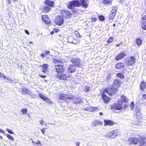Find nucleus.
Listing matches in <instances>:
<instances>
[{
  "label": "nucleus",
  "instance_id": "obj_1",
  "mask_svg": "<svg viewBox=\"0 0 146 146\" xmlns=\"http://www.w3.org/2000/svg\"><path fill=\"white\" fill-rule=\"evenodd\" d=\"M126 104H123L121 101L119 100L118 103H115L114 104L111 105V108L112 110H120L123 108L124 109L127 106Z\"/></svg>",
  "mask_w": 146,
  "mask_h": 146
},
{
  "label": "nucleus",
  "instance_id": "obj_2",
  "mask_svg": "<svg viewBox=\"0 0 146 146\" xmlns=\"http://www.w3.org/2000/svg\"><path fill=\"white\" fill-rule=\"evenodd\" d=\"M67 6L68 8L72 9L75 7H79L80 6V0H73L69 2L67 4Z\"/></svg>",
  "mask_w": 146,
  "mask_h": 146
},
{
  "label": "nucleus",
  "instance_id": "obj_3",
  "mask_svg": "<svg viewBox=\"0 0 146 146\" xmlns=\"http://www.w3.org/2000/svg\"><path fill=\"white\" fill-rule=\"evenodd\" d=\"M105 92L110 96H112L113 94H115L117 91V89L113 86H111L108 87L104 91Z\"/></svg>",
  "mask_w": 146,
  "mask_h": 146
},
{
  "label": "nucleus",
  "instance_id": "obj_4",
  "mask_svg": "<svg viewBox=\"0 0 146 146\" xmlns=\"http://www.w3.org/2000/svg\"><path fill=\"white\" fill-rule=\"evenodd\" d=\"M118 135V131L114 130L110 132L106 135V137L110 138H114L115 137L117 136Z\"/></svg>",
  "mask_w": 146,
  "mask_h": 146
},
{
  "label": "nucleus",
  "instance_id": "obj_5",
  "mask_svg": "<svg viewBox=\"0 0 146 146\" xmlns=\"http://www.w3.org/2000/svg\"><path fill=\"white\" fill-rule=\"evenodd\" d=\"M55 67L56 71L58 73H62L64 71V67L62 65H56Z\"/></svg>",
  "mask_w": 146,
  "mask_h": 146
},
{
  "label": "nucleus",
  "instance_id": "obj_6",
  "mask_svg": "<svg viewBox=\"0 0 146 146\" xmlns=\"http://www.w3.org/2000/svg\"><path fill=\"white\" fill-rule=\"evenodd\" d=\"M135 62V59L134 57H130L128 60H127L125 62V64L127 66H132Z\"/></svg>",
  "mask_w": 146,
  "mask_h": 146
},
{
  "label": "nucleus",
  "instance_id": "obj_7",
  "mask_svg": "<svg viewBox=\"0 0 146 146\" xmlns=\"http://www.w3.org/2000/svg\"><path fill=\"white\" fill-rule=\"evenodd\" d=\"M55 22L57 25L59 26L61 25L64 23L63 17L61 16H58L55 19Z\"/></svg>",
  "mask_w": 146,
  "mask_h": 146
},
{
  "label": "nucleus",
  "instance_id": "obj_8",
  "mask_svg": "<svg viewBox=\"0 0 146 146\" xmlns=\"http://www.w3.org/2000/svg\"><path fill=\"white\" fill-rule=\"evenodd\" d=\"M71 62L75 65L79 66H81V64L80 63V60L79 59L77 58H73L71 59Z\"/></svg>",
  "mask_w": 146,
  "mask_h": 146
},
{
  "label": "nucleus",
  "instance_id": "obj_9",
  "mask_svg": "<svg viewBox=\"0 0 146 146\" xmlns=\"http://www.w3.org/2000/svg\"><path fill=\"white\" fill-rule=\"evenodd\" d=\"M61 14L64 17L67 19L69 18L71 15L70 13L68 11H65L64 10L61 11Z\"/></svg>",
  "mask_w": 146,
  "mask_h": 146
},
{
  "label": "nucleus",
  "instance_id": "obj_10",
  "mask_svg": "<svg viewBox=\"0 0 146 146\" xmlns=\"http://www.w3.org/2000/svg\"><path fill=\"white\" fill-rule=\"evenodd\" d=\"M72 99L71 100H73L74 103H79L82 102V100L79 97H76L74 96H71Z\"/></svg>",
  "mask_w": 146,
  "mask_h": 146
},
{
  "label": "nucleus",
  "instance_id": "obj_11",
  "mask_svg": "<svg viewBox=\"0 0 146 146\" xmlns=\"http://www.w3.org/2000/svg\"><path fill=\"white\" fill-rule=\"evenodd\" d=\"M59 97L61 99L64 100H66L67 99H72L71 98V96L70 95H67L66 94H61L59 95Z\"/></svg>",
  "mask_w": 146,
  "mask_h": 146
},
{
  "label": "nucleus",
  "instance_id": "obj_12",
  "mask_svg": "<svg viewBox=\"0 0 146 146\" xmlns=\"http://www.w3.org/2000/svg\"><path fill=\"white\" fill-rule=\"evenodd\" d=\"M56 77L60 80H66L67 78V76L64 74H57L56 75Z\"/></svg>",
  "mask_w": 146,
  "mask_h": 146
},
{
  "label": "nucleus",
  "instance_id": "obj_13",
  "mask_svg": "<svg viewBox=\"0 0 146 146\" xmlns=\"http://www.w3.org/2000/svg\"><path fill=\"white\" fill-rule=\"evenodd\" d=\"M116 11L117 10L116 9H113L111 11V13L109 16V18L110 19H112L114 18Z\"/></svg>",
  "mask_w": 146,
  "mask_h": 146
},
{
  "label": "nucleus",
  "instance_id": "obj_14",
  "mask_svg": "<svg viewBox=\"0 0 146 146\" xmlns=\"http://www.w3.org/2000/svg\"><path fill=\"white\" fill-rule=\"evenodd\" d=\"M76 67L73 65H70L68 68V71L70 73H73L75 72Z\"/></svg>",
  "mask_w": 146,
  "mask_h": 146
},
{
  "label": "nucleus",
  "instance_id": "obj_15",
  "mask_svg": "<svg viewBox=\"0 0 146 146\" xmlns=\"http://www.w3.org/2000/svg\"><path fill=\"white\" fill-rule=\"evenodd\" d=\"M138 140L136 138H131L129 139V144H137Z\"/></svg>",
  "mask_w": 146,
  "mask_h": 146
},
{
  "label": "nucleus",
  "instance_id": "obj_16",
  "mask_svg": "<svg viewBox=\"0 0 146 146\" xmlns=\"http://www.w3.org/2000/svg\"><path fill=\"white\" fill-rule=\"evenodd\" d=\"M80 6L82 5L83 7L86 9L88 5V4L86 3L85 0H80Z\"/></svg>",
  "mask_w": 146,
  "mask_h": 146
},
{
  "label": "nucleus",
  "instance_id": "obj_17",
  "mask_svg": "<svg viewBox=\"0 0 146 146\" xmlns=\"http://www.w3.org/2000/svg\"><path fill=\"white\" fill-rule=\"evenodd\" d=\"M92 124L94 127H96L97 126L102 125V122L99 120H95L93 121Z\"/></svg>",
  "mask_w": 146,
  "mask_h": 146
},
{
  "label": "nucleus",
  "instance_id": "obj_18",
  "mask_svg": "<svg viewBox=\"0 0 146 146\" xmlns=\"http://www.w3.org/2000/svg\"><path fill=\"white\" fill-rule=\"evenodd\" d=\"M106 92L104 91V93L102 95V97L104 102L105 103H107L110 101V98L106 96Z\"/></svg>",
  "mask_w": 146,
  "mask_h": 146
},
{
  "label": "nucleus",
  "instance_id": "obj_19",
  "mask_svg": "<svg viewBox=\"0 0 146 146\" xmlns=\"http://www.w3.org/2000/svg\"><path fill=\"white\" fill-rule=\"evenodd\" d=\"M98 109V108L97 107H94L92 106H90L88 107H87L86 108L84 109L85 110L88 111H93L96 110L97 109Z\"/></svg>",
  "mask_w": 146,
  "mask_h": 146
},
{
  "label": "nucleus",
  "instance_id": "obj_20",
  "mask_svg": "<svg viewBox=\"0 0 146 146\" xmlns=\"http://www.w3.org/2000/svg\"><path fill=\"white\" fill-rule=\"evenodd\" d=\"M126 56L125 54L123 52H121L116 57V59L117 60H119L123 58Z\"/></svg>",
  "mask_w": 146,
  "mask_h": 146
},
{
  "label": "nucleus",
  "instance_id": "obj_21",
  "mask_svg": "<svg viewBox=\"0 0 146 146\" xmlns=\"http://www.w3.org/2000/svg\"><path fill=\"white\" fill-rule=\"evenodd\" d=\"M40 66L43 68L42 72L44 73H46L47 71V68L48 66L47 64H44L43 65H40Z\"/></svg>",
  "mask_w": 146,
  "mask_h": 146
},
{
  "label": "nucleus",
  "instance_id": "obj_22",
  "mask_svg": "<svg viewBox=\"0 0 146 146\" xmlns=\"http://www.w3.org/2000/svg\"><path fill=\"white\" fill-rule=\"evenodd\" d=\"M45 3L46 4V5L49 7H52L54 4V2L53 1L49 0H46L45 1Z\"/></svg>",
  "mask_w": 146,
  "mask_h": 146
},
{
  "label": "nucleus",
  "instance_id": "obj_23",
  "mask_svg": "<svg viewBox=\"0 0 146 146\" xmlns=\"http://www.w3.org/2000/svg\"><path fill=\"white\" fill-rule=\"evenodd\" d=\"M104 125H113L114 123L111 121L110 120H104Z\"/></svg>",
  "mask_w": 146,
  "mask_h": 146
},
{
  "label": "nucleus",
  "instance_id": "obj_24",
  "mask_svg": "<svg viewBox=\"0 0 146 146\" xmlns=\"http://www.w3.org/2000/svg\"><path fill=\"white\" fill-rule=\"evenodd\" d=\"M102 3L106 5H111L112 3V0H103Z\"/></svg>",
  "mask_w": 146,
  "mask_h": 146
},
{
  "label": "nucleus",
  "instance_id": "obj_25",
  "mask_svg": "<svg viewBox=\"0 0 146 146\" xmlns=\"http://www.w3.org/2000/svg\"><path fill=\"white\" fill-rule=\"evenodd\" d=\"M146 83L145 82H142L140 85V88L142 91H143L145 88Z\"/></svg>",
  "mask_w": 146,
  "mask_h": 146
},
{
  "label": "nucleus",
  "instance_id": "obj_26",
  "mask_svg": "<svg viewBox=\"0 0 146 146\" xmlns=\"http://www.w3.org/2000/svg\"><path fill=\"white\" fill-rule=\"evenodd\" d=\"M113 84L116 86L118 87L120 85V83L119 80L116 79L113 81Z\"/></svg>",
  "mask_w": 146,
  "mask_h": 146
},
{
  "label": "nucleus",
  "instance_id": "obj_27",
  "mask_svg": "<svg viewBox=\"0 0 146 146\" xmlns=\"http://www.w3.org/2000/svg\"><path fill=\"white\" fill-rule=\"evenodd\" d=\"M22 93L23 94H29L30 93L29 91L25 88H23L22 90Z\"/></svg>",
  "mask_w": 146,
  "mask_h": 146
},
{
  "label": "nucleus",
  "instance_id": "obj_28",
  "mask_svg": "<svg viewBox=\"0 0 146 146\" xmlns=\"http://www.w3.org/2000/svg\"><path fill=\"white\" fill-rule=\"evenodd\" d=\"M116 75L117 76L121 79H124L125 78L124 74L122 73H118Z\"/></svg>",
  "mask_w": 146,
  "mask_h": 146
},
{
  "label": "nucleus",
  "instance_id": "obj_29",
  "mask_svg": "<svg viewBox=\"0 0 146 146\" xmlns=\"http://www.w3.org/2000/svg\"><path fill=\"white\" fill-rule=\"evenodd\" d=\"M140 146H146V142H145L143 139H141L140 142Z\"/></svg>",
  "mask_w": 146,
  "mask_h": 146
},
{
  "label": "nucleus",
  "instance_id": "obj_30",
  "mask_svg": "<svg viewBox=\"0 0 146 146\" xmlns=\"http://www.w3.org/2000/svg\"><path fill=\"white\" fill-rule=\"evenodd\" d=\"M123 64L122 63H118L116 65L115 67L117 69H120L121 67H123Z\"/></svg>",
  "mask_w": 146,
  "mask_h": 146
},
{
  "label": "nucleus",
  "instance_id": "obj_31",
  "mask_svg": "<svg viewBox=\"0 0 146 146\" xmlns=\"http://www.w3.org/2000/svg\"><path fill=\"white\" fill-rule=\"evenodd\" d=\"M121 100H122L121 101H122V102H127L128 101V100L126 98V97L124 96H121Z\"/></svg>",
  "mask_w": 146,
  "mask_h": 146
},
{
  "label": "nucleus",
  "instance_id": "obj_32",
  "mask_svg": "<svg viewBox=\"0 0 146 146\" xmlns=\"http://www.w3.org/2000/svg\"><path fill=\"white\" fill-rule=\"evenodd\" d=\"M136 42L137 45L139 46L141 45L142 42L141 40L139 38L136 39Z\"/></svg>",
  "mask_w": 146,
  "mask_h": 146
},
{
  "label": "nucleus",
  "instance_id": "obj_33",
  "mask_svg": "<svg viewBox=\"0 0 146 146\" xmlns=\"http://www.w3.org/2000/svg\"><path fill=\"white\" fill-rule=\"evenodd\" d=\"M44 11L45 12H48L50 9L49 7L47 5H46L44 7Z\"/></svg>",
  "mask_w": 146,
  "mask_h": 146
},
{
  "label": "nucleus",
  "instance_id": "obj_34",
  "mask_svg": "<svg viewBox=\"0 0 146 146\" xmlns=\"http://www.w3.org/2000/svg\"><path fill=\"white\" fill-rule=\"evenodd\" d=\"M141 27L143 29L146 30V22H142Z\"/></svg>",
  "mask_w": 146,
  "mask_h": 146
},
{
  "label": "nucleus",
  "instance_id": "obj_35",
  "mask_svg": "<svg viewBox=\"0 0 146 146\" xmlns=\"http://www.w3.org/2000/svg\"><path fill=\"white\" fill-rule=\"evenodd\" d=\"M39 122L41 126L43 125H45L46 126V123L42 119H41L39 121Z\"/></svg>",
  "mask_w": 146,
  "mask_h": 146
},
{
  "label": "nucleus",
  "instance_id": "obj_36",
  "mask_svg": "<svg viewBox=\"0 0 146 146\" xmlns=\"http://www.w3.org/2000/svg\"><path fill=\"white\" fill-rule=\"evenodd\" d=\"M90 90L91 88L90 86H85L84 91L86 92H87Z\"/></svg>",
  "mask_w": 146,
  "mask_h": 146
},
{
  "label": "nucleus",
  "instance_id": "obj_37",
  "mask_svg": "<svg viewBox=\"0 0 146 146\" xmlns=\"http://www.w3.org/2000/svg\"><path fill=\"white\" fill-rule=\"evenodd\" d=\"M7 136L10 140L12 141H13L14 140V138L11 135L9 134H7Z\"/></svg>",
  "mask_w": 146,
  "mask_h": 146
},
{
  "label": "nucleus",
  "instance_id": "obj_38",
  "mask_svg": "<svg viewBox=\"0 0 146 146\" xmlns=\"http://www.w3.org/2000/svg\"><path fill=\"white\" fill-rule=\"evenodd\" d=\"M38 95L40 98L43 100H45V99H46L45 98H46V97L44 96L42 94L40 93Z\"/></svg>",
  "mask_w": 146,
  "mask_h": 146
},
{
  "label": "nucleus",
  "instance_id": "obj_39",
  "mask_svg": "<svg viewBox=\"0 0 146 146\" xmlns=\"http://www.w3.org/2000/svg\"><path fill=\"white\" fill-rule=\"evenodd\" d=\"M21 112L23 114H26L27 111V110L26 108H23L21 110Z\"/></svg>",
  "mask_w": 146,
  "mask_h": 146
},
{
  "label": "nucleus",
  "instance_id": "obj_40",
  "mask_svg": "<svg viewBox=\"0 0 146 146\" xmlns=\"http://www.w3.org/2000/svg\"><path fill=\"white\" fill-rule=\"evenodd\" d=\"M142 18L143 20L142 22H146V15H142Z\"/></svg>",
  "mask_w": 146,
  "mask_h": 146
},
{
  "label": "nucleus",
  "instance_id": "obj_41",
  "mask_svg": "<svg viewBox=\"0 0 146 146\" xmlns=\"http://www.w3.org/2000/svg\"><path fill=\"white\" fill-rule=\"evenodd\" d=\"M99 20L100 21H103L104 20L105 18L103 16H100L98 17Z\"/></svg>",
  "mask_w": 146,
  "mask_h": 146
},
{
  "label": "nucleus",
  "instance_id": "obj_42",
  "mask_svg": "<svg viewBox=\"0 0 146 146\" xmlns=\"http://www.w3.org/2000/svg\"><path fill=\"white\" fill-rule=\"evenodd\" d=\"M36 144L37 146L40 145L42 146V144L41 143L40 141H38L36 142L35 143V145Z\"/></svg>",
  "mask_w": 146,
  "mask_h": 146
},
{
  "label": "nucleus",
  "instance_id": "obj_43",
  "mask_svg": "<svg viewBox=\"0 0 146 146\" xmlns=\"http://www.w3.org/2000/svg\"><path fill=\"white\" fill-rule=\"evenodd\" d=\"M134 106H135V104H134L133 102H132L130 104V108L132 110L134 108Z\"/></svg>",
  "mask_w": 146,
  "mask_h": 146
},
{
  "label": "nucleus",
  "instance_id": "obj_44",
  "mask_svg": "<svg viewBox=\"0 0 146 146\" xmlns=\"http://www.w3.org/2000/svg\"><path fill=\"white\" fill-rule=\"evenodd\" d=\"M46 129V128H42L41 129V131L43 134H44L45 133V131Z\"/></svg>",
  "mask_w": 146,
  "mask_h": 146
},
{
  "label": "nucleus",
  "instance_id": "obj_45",
  "mask_svg": "<svg viewBox=\"0 0 146 146\" xmlns=\"http://www.w3.org/2000/svg\"><path fill=\"white\" fill-rule=\"evenodd\" d=\"M6 130L10 134H13L14 133L12 130H9L8 128L6 129Z\"/></svg>",
  "mask_w": 146,
  "mask_h": 146
},
{
  "label": "nucleus",
  "instance_id": "obj_46",
  "mask_svg": "<svg viewBox=\"0 0 146 146\" xmlns=\"http://www.w3.org/2000/svg\"><path fill=\"white\" fill-rule=\"evenodd\" d=\"M45 98L46 99H45V100H44L46 102L48 103H50V101L49 99H48L46 97Z\"/></svg>",
  "mask_w": 146,
  "mask_h": 146
},
{
  "label": "nucleus",
  "instance_id": "obj_47",
  "mask_svg": "<svg viewBox=\"0 0 146 146\" xmlns=\"http://www.w3.org/2000/svg\"><path fill=\"white\" fill-rule=\"evenodd\" d=\"M113 38H110L108 40L107 42L108 43H110L112 41Z\"/></svg>",
  "mask_w": 146,
  "mask_h": 146
},
{
  "label": "nucleus",
  "instance_id": "obj_48",
  "mask_svg": "<svg viewBox=\"0 0 146 146\" xmlns=\"http://www.w3.org/2000/svg\"><path fill=\"white\" fill-rule=\"evenodd\" d=\"M60 60H59L54 59L53 62L55 63H57L60 62Z\"/></svg>",
  "mask_w": 146,
  "mask_h": 146
},
{
  "label": "nucleus",
  "instance_id": "obj_49",
  "mask_svg": "<svg viewBox=\"0 0 146 146\" xmlns=\"http://www.w3.org/2000/svg\"><path fill=\"white\" fill-rule=\"evenodd\" d=\"M50 20L49 19L47 20H46V21L45 22V23L47 24H49L50 23Z\"/></svg>",
  "mask_w": 146,
  "mask_h": 146
},
{
  "label": "nucleus",
  "instance_id": "obj_50",
  "mask_svg": "<svg viewBox=\"0 0 146 146\" xmlns=\"http://www.w3.org/2000/svg\"><path fill=\"white\" fill-rule=\"evenodd\" d=\"M42 19L43 21L44 20H45L46 18V15H43L42 16Z\"/></svg>",
  "mask_w": 146,
  "mask_h": 146
},
{
  "label": "nucleus",
  "instance_id": "obj_51",
  "mask_svg": "<svg viewBox=\"0 0 146 146\" xmlns=\"http://www.w3.org/2000/svg\"><path fill=\"white\" fill-rule=\"evenodd\" d=\"M73 11L74 14H77V11H78L77 9H74L73 10Z\"/></svg>",
  "mask_w": 146,
  "mask_h": 146
},
{
  "label": "nucleus",
  "instance_id": "obj_52",
  "mask_svg": "<svg viewBox=\"0 0 146 146\" xmlns=\"http://www.w3.org/2000/svg\"><path fill=\"white\" fill-rule=\"evenodd\" d=\"M72 37L71 36L68 37V42H70V43L72 42V41L71 42L70 40V39H72Z\"/></svg>",
  "mask_w": 146,
  "mask_h": 146
},
{
  "label": "nucleus",
  "instance_id": "obj_53",
  "mask_svg": "<svg viewBox=\"0 0 146 146\" xmlns=\"http://www.w3.org/2000/svg\"><path fill=\"white\" fill-rule=\"evenodd\" d=\"M39 77L42 78H45L46 77V76L44 75L39 74Z\"/></svg>",
  "mask_w": 146,
  "mask_h": 146
},
{
  "label": "nucleus",
  "instance_id": "obj_54",
  "mask_svg": "<svg viewBox=\"0 0 146 146\" xmlns=\"http://www.w3.org/2000/svg\"><path fill=\"white\" fill-rule=\"evenodd\" d=\"M7 80L9 82H13V80L10 78H7Z\"/></svg>",
  "mask_w": 146,
  "mask_h": 146
},
{
  "label": "nucleus",
  "instance_id": "obj_55",
  "mask_svg": "<svg viewBox=\"0 0 146 146\" xmlns=\"http://www.w3.org/2000/svg\"><path fill=\"white\" fill-rule=\"evenodd\" d=\"M97 20V19L96 18H93L92 19V21L93 22H94L96 21Z\"/></svg>",
  "mask_w": 146,
  "mask_h": 146
},
{
  "label": "nucleus",
  "instance_id": "obj_56",
  "mask_svg": "<svg viewBox=\"0 0 146 146\" xmlns=\"http://www.w3.org/2000/svg\"><path fill=\"white\" fill-rule=\"evenodd\" d=\"M50 53V52L49 51H46L45 52V54L46 55H47L48 54H49Z\"/></svg>",
  "mask_w": 146,
  "mask_h": 146
},
{
  "label": "nucleus",
  "instance_id": "obj_57",
  "mask_svg": "<svg viewBox=\"0 0 146 146\" xmlns=\"http://www.w3.org/2000/svg\"><path fill=\"white\" fill-rule=\"evenodd\" d=\"M41 56H42V58L43 59L45 57L44 54L42 53L41 54Z\"/></svg>",
  "mask_w": 146,
  "mask_h": 146
},
{
  "label": "nucleus",
  "instance_id": "obj_58",
  "mask_svg": "<svg viewBox=\"0 0 146 146\" xmlns=\"http://www.w3.org/2000/svg\"><path fill=\"white\" fill-rule=\"evenodd\" d=\"M80 142H77L76 143V146H79Z\"/></svg>",
  "mask_w": 146,
  "mask_h": 146
},
{
  "label": "nucleus",
  "instance_id": "obj_59",
  "mask_svg": "<svg viewBox=\"0 0 146 146\" xmlns=\"http://www.w3.org/2000/svg\"><path fill=\"white\" fill-rule=\"evenodd\" d=\"M25 33L27 34H28V35H29V31H27V30H25Z\"/></svg>",
  "mask_w": 146,
  "mask_h": 146
},
{
  "label": "nucleus",
  "instance_id": "obj_60",
  "mask_svg": "<svg viewBox=\"0 0 146 146\" xmlns=\"http://www.w3.org/2000/svg\"><path fill=\"white\" fill-rule=\"evenodd\" d=\"M49 18L48 17V16H46V18L45 19V20H44L43 21L45 22L46 21V20H47Z\"/></svg>",
  "mask_w": 146,
  "mask_h": 146
},
{
  "label": "nucleus",
  "instance_id": "obj_61",
  "mask_svg": "<svg viewBox=\"0 0 146 146\" xmlns=\"http://www.w3.org/2000/svg\"><path fill=\"white\" fill-rule=\"evenodd\" d=\"M143 98L146 99V94H143Z\"/></svg>",
  "mask_w": 146,
  "mask_h": 146
},
{
  "label": "nucleus",
  "instance_id": "obj_62",
  "mask_svg": "<svg viewBox=\"0 0 146 146\" xmlns=\"http://www.w3.org/2000/svg\"><path fill=\"white\" fill-rule=\"evenodd\" d=\"M14 2H16V1H18L19 3H20V0H12Z\"/></svg>",
  "mask_w": 146,
  "mask_h": 146
},
{
  "label": "nucleus",
  "instance_id": "obj_63",
  "mask_svg": "<svg viewBox=\"0 0 146 146\" xmlns=\"http://www.w3.org/2000/svg\"><path fill=\"white\" fill-rule=\"evenodd\" d=\"M3 75H4V74L0 72V78L2 77V76H3Z\"/></svg>",
  "mask_w": 146,
  "mask_h": 146
},
{
  "label": "nucleus",
  "instance_id": "obj_64",
  "mask_svg": "<svg viewBox=\"0 0 146 146\" xmlns=\"http://www.w3.org/2000/svg\"><path fill=\"white\" fill-rule=\"evenodd\" d=\"M0 131L2 133H4V132L3 131V130L2 129H0Z\"/></svg>",
  "mask_w": 146,
  "mask_h": 146
}]
</instances>
